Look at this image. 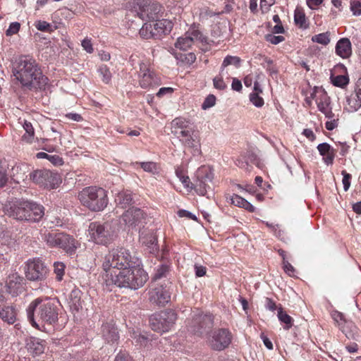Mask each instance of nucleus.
Here are the masks:
<instances>
[{
  "label": "nucleus",
  "instance_id": "45",
  "mask_svg": "<svg viewBox=\"0 0 361 361\" xmlns=\"http://www.w3.org/2000/svg\"><path fill=\"white\" fill-rule=\"evenodd\" d=\"M312 41L326 46L330 42V32H326L315 35L312 36Z\"/></svg>",
  "mask_w": 361,
  "mask_h": 361
},
{
  "label": "nucleus",
  "instance_id": "54",
  "mask_svg": "<svg viewBox=\"0 0 361 361\" xmlns=\"http://www.w3.org/2000/svg\"><path fill=\"white\" fill-rule=\"evenodd\" d=\"M216 102V97L213 94L208 95L204 99V102L202 104V108L203 109H207L210 107L214 106Z\"/></svg>",
  "mask_w": 361,
  "mask_h": 361
},
{
  "label": "nucleus",
  "instance_id": "61",
  "mask_svg": "<svg viewBox=\"0 0 361 361\" xmlns=\"http://www.w3.org/2000/svg\"><path fill=\"white\" fill-rule=\"evenodd\" d=\"M266 39L273 44H277L284 40V37L283 36H275L273 35H266Z\"/></svg>",
  "mask_w": 361,
  "mask_h": 361
},
{
  "label": "nucleus",
  "instance_id": "15",
  "mask_svg": "<svg viewBox=\"0 0 361 361\" xmlns=\"http://www.w3.org/2000/svg\"><path fill=\"white\" fill-rule=\"evenodd\" d=\"M213 326V317L210 314L198 312L192 316L188 322V330L197 334H202Z\"/></svg>",
  "mask_w": 361,
  "mask_h": 361
},
{
  "label": "nucleus",
  "instance_id": "22",
  "mask_svg": "<svg viewBox=\"0 0 361 361\" xmlns=\"http://www.w3.org/2000/svg\"><path fill=\"white\" fill-rule=\"evenodd\" d=\"M18 310L15 305L8 304L0 307V318L8 324H13L17 319Z\"/></svg>",
  "mask_w": 361,
  "mask_h": 361
},
{
  "label": "nucleus",
  "instance_id": "23",
  "mask_svg": "<svg viewBox=\"0 0 361 361\" xmlns=\"http://www.w3.org/2000/svg\"><path fill=\"white\" fill-rule=\"evenodd\" d=\"M317 149L323 157L324 163L327 165H332L336 156V150L326 142H323L317 146Z\"/></svg>",
  "mask_w": 361,
  "mask_h": 361
},
{
  "label": "nucleus",
  "instance_id": "33",
  "mask_svg": "<svg viewBox=\"0 0 361 361\" xmlns=\"http://www.w3.org/2000/svg\"><path fill=\"white\" fill-rule=\"evenodd\" d=\"M231 201L235 206L244 208L250 212L255 211V207L251 203L238 195H233L231 198Z\"/></svg>",
  "mask_w": 361,
  "mask_h": 361
},
{
  "label": "nucleus",
  "instance_id": "29",
  "mask_svg": "<svg viewBox=\"0 0 361 361\" xmlns=\"http://www.w3.org/2000/svg\"><path fill=\"white\" fill-rule=\"evenodd\" d=\"M115 202L118 206L125 208L133 203L132 193L129 191L119 192L115 197Z\"/></svg>",
  "mask_w": 361,
  "mask_h": 361
},
{
  "label": "nucleus",
  "instance_id": "8",
  "mask_svg": "<svg viewBox=\"0 0 361 361\" xmlns=\"http://www.w3.org/2000/svg\"><path fill=\"white\" fill-rule=\"evenodd\" d=\"M116 223L107 221L104 224L92 222L89 226V233L92 240L97 244L109 243L116 233Z\"/></svg>",
  "mask_w": 361,
  "mask_h": 361
},
{
  "label": "nucleus",
  "instance_id": "49",
  "mask_svg": "<svg viewBox=\"0 0 361 361\" xmlns=\"http://www.w3.org/2000/svg\"><path fill=\"white\" fill-rule=\"evenodd\" d=\"M38 207H39V211H41L40 212V214L39 215H37V217H38L37 219H35V212H34V210H31V209H29L27 211V214L30 215V217H27L28 218V221H33V222H37L39 221V220L42 219V218L44 216V208L42 205H40L38 204Z\"/></svg>",
  "mask_w": 361,
  "mask_h": 361
},
{
  "label": "nucleus",
  "instance_id": "26",
  "mask_svg": "<svg viewBox=\"0 0 361 361\" xmlns=\"http://www.w3.org/2000/svg\"><path fill=\"white\" fill-rule=\"evenodd\" d=\"M102 334L103 338L107 343H114L118 338L117 329L111 324H104L102 326Z\"/></svg>",
  "mask_w": 361,
  "mask_h": 361
},
{
  "label": "nucleus",
  "instance_id": "6",
  "mask_svg": "<svg viewBox=\"0 0 361 361\" xmlns=\"http://www.w3.org/2000/svg\"><path fill=\"white\" fill-rule=\"evenodd\" d=\"M39 208L38 204L36 202L23 200L6 203L4 206V212L5 214L14 219L28 221L27 217H30V215L27 214V211L29 209L34 210L35 212V219H37V215H39L41 212Z\"/></svg>",
  "mask_w": 361,
  "mask_h": 361
},
{
  "label": "nucleus",
  "instance_id": "43",
  "mask_svg": "<svg viewBox=\"0 0 361 361\" xmlns=\"http://www.w3.org/2000/svg\"><path fill=\"white\" fill-rule=\"evenodd\" d=\"M240 59L238 56H227L224 58L221 64V70L225 71V68L230 65H233L238 68L240 64Z\"/></svg>",
  "mask_w": 361,
  "mask_h": 361
},
{
  "label": "nucleus",
  "instance_id": "27",
  "mask_svg": "<svg viewBox=\"0 0 361 361\" xmlns=\"http://www.w3.org/2000/svg\"><path fill=\"white\" fill-rule=\"evenodd\" d=\"M140 240L142 244L154 249L157 245V238L153 231L143 230L140 233Z\"/></svg>",
  "mask_w": 361,
  "mask_h": 361
},
{
  "label": "nucleus",
  "instance_id": "11",
  "mask_svg": "<svg viewBox=\"0 0 361 361\" xmlns=\"http://www.w3.org/2000/svg\"><path fill=\"white\" fill-rule=\"evenodd\" d=\"M30 178L40 187L53 189L59 186L61 179L58 173L49 170H36L30 174Z\"/></svg>",
  "mask_w": 361,
  "mask_h": 361
},
{
  "label": "nucleus",
  "instance_id": "57",
  "mask_svg": "<svg viewBox=\"0 0 361 361\" xmlns=\"http://www.w3.org/2000/svg\"><path fill=\"white\" fill-rule=\"evenodd\" d=\"M275 0H261L260 8L263 13H266L269 10V8L274 5Z\"/></svg>",
  "mask_w": 361,
  "mask_h": 361
},
{
  "label": "nucleus",
  "instance_id": "16",
  "mask_svg": "<svg viewBox=\"0 0 361 361\" xmlns=\"http://www.w3.org/2000/svg\"><path fill=\"white\" fill-rule=\"evenodd\" d=\"M231 333L226 329L214 330L209 338V344L214 350H223L231 343Z\"/></svg>",
  "mask_w": 361,
  "mask_h": 361
},
{
  "label": "nucleus",
  "instance_id": "51",
  "mask_svg": "<svg viewBox=\"0 0 361 361\" xmlns=\"http://www.w3.org/2000/svg\"><path fill=\"white\" fill-rule=\"evenodd\" d=\"M35 26L38 30L42 32H51L52 30L51 25H50V23L44 20L36 21L35 23Z\"/></svg>",
  "mask_w": 361,
  "mask_h": 361
},
{
  "label": "nucleus",
  "instance_id": "31",
  "mask_svg": "<svg viewBox=\"0 0 361 361\" xmlns=\"http://www.w3.org/2000/svg\"><path fill=\"white\" fill-rule=\"evenodd\" d=\"M154 29L157 32V37L160 36L161 34H166L169 32L171 29V23L170 21L166 20H154Z\"/></svg>",
  "mask_w": 361,
  "mask_h": 361
},
{
  "label": "nucleus",
  "instance_id": "41",
  "mask_svg": "<svg viewBox=\"0 0 361 361\" xmlns=\"http://www.w3.org/2000/svg\"><path fill=\"white\" fill-rule=\"evenodd\" d=\"M130 336L137 345L140 346L146 347L149 341V338L147 336L142 335L138 331H133Z\"/></svg>",
  "mask_w": 361,
  "mask_h": 361
},
{
  "label": "nucleus",
  "instance_id": "36",
  "mask_svg": "<svg viewBox=\"0 0 361 361\" xmlns=\"http://www.w3.org/2000/svg\"><path fill=\"white\" fill-rule=\"evenodd\" d=\"M81 295L82 293L79 289H73L69 296L70 306L77 311L82 308Z\"/></svg>",
  "mask_w": 361,
  "mask_h": 361
},
{
  "label": "nucleus",
  "instance_id": "17",
  "mask_svg": "<svg viewBox=\"0 0 361 361\" xmlns=\"http://www.w3.org/2000/svg\"><path fill=\"white\" fill-rule=\"evenodd\" d=\"M146 214L140 208L130 207L121 216V220L128 227H135L142 224L146 218Z\"/></svg>",
  "mask_w": 361,
  "mask_h": 361
},
{
  "label": "nucleus",
  "instance_id": "4",
  "mask_svg": "<svg viewBox=\"0 0 361 361\" xmlns=\"http://www.w3.org/2000/svg\"><path fill=\"white\" fill-rule=\"evenodd\" d=\"M140 260L132 255L131 252L123 247L112 249L104 257L102 268L104 271L103 277L109 278V273L118 270L134 268L140 266Z\"/></svg>",
  "mask_w": 361,
  "mask_h": 361
},
{
  "label": "nucleus",
  "instance_id": "55",
  "mask_svg": "<svg viewBox=\"0 0 361 361\" xmlns=\"http://www.w3.org/2000/svg\"><path fill=\"white\" fill-rule=\"evenodd\" d=\"M20 27V24L18 22H14L11 23L9 27L6 31V34L7 36H11L16 34Z\"/></svg>",
  "mask_w": 361,
  "mask_h": 361
},
{
  "label": "nucleus",
  "instance_id": "42",
  "mask_svg": "<svg viewBox=\"0 0 361 361\" xmlns=\"http://www.w3.org/2000/svg\"><path fill=\"white\" fill-rule=\"evenodd\" d=\"M170 271V267L169 265L163 264L157 268L154 276H153V281L156 282L157 281L164 278L166 277L167 274Z\"/></svg>",
  "mask_w": 361,
  "mask_h": 361
},
{
  "label": "nucleus",
  "instance_id": "1",
  "mask_svg": "<svg viewBox=\"0 0 361 361\" xmlns=\"http://www.w3.org/2000/svg\"><path fill=\"white\" fill-rule=\"evenodd\" d=\"M13 72L16 80L29 90L42 89L48 81V78L42 75L35 60L28 56L20 57Z\"/></svg>",
  "mask_w": 361,
  "mask_h": 361
},
{
  "label": "nucleus",
  "instance_id": "37",
  "mask_svg": "<svg viewBox=\"0 0 361 361\" xmlns=\"http://www.w3.org/2000/svg\"><path fill=\"white\" fill-rule=\"evenodd\" d=\"M278 318L279 321L286 324L284 329H289L293 326V319L286 312L283 311L281 307L278 308Z\"/></svg>",
  "mask_w": 361,
  "mask_h": 361
},
{
  "label": "nucleus",
  "instance_id": "46",
  "mask_svg": "<svg viewBox=\"0 0 361 361\" xmlns=\"http://www.w3.org/2000/svg\"><path fill=\"white\" fill-rule=\"evenodd\" d=\"M294 20L296 25L300 27H306V18L305 13L299 8L295 11Z\"/></svg>",
  "mask_w": 361,
  "mask_h": 361
},
{
  "label": "nucleus",
  "instance_id": "62",
  "mask_svg": "<svg viewBox=\"0 0 361 361\" xmlns=\"http://www.w3.org/2000/svg\"><path fill=\"white\" fill-rule=\"evenodd\" d=\"M181 183L184 185V186L187 188L193 189L192 183L190 180L188 176H185L180 175L178 172L176 173Z\"/></svg>",
  "mask_w": 361,
  "mask_h": 361
},
{
  "label": "nucleus",
  "instance_id": "39",
  "mask_svg": "<svg viewBox=\"0 0 361 361\" xmlns=\"http://www.w3.org/2000/svg\"><path fill=\"white\" fill-rule=\"evenodd\" d=\"M23 126L25 130V133L23 135L22 139L27 142H31L35 135V130L32 123L25 121Z\"/></svg>",
  "mask_w": 361,
  "mask_h": 361
},
{
  "label": "nucleus",
  "instance_id": "52",
  "mask_svg": "<svg viewBox=\"0 0 361 361\" xmlns=\"http://www.w3.org/2000/svg\"><path fill=\"white\" fill-rule=\"evenodd\" d=\"M99 73L102 75V80L105 83H108L111 78V73L106 66H102L99 68Z\"/></svg>",
  "mask_w": 361,
  "mask_h": 361
},
{
  "label": "nucleus",
  "instance_id": "20",
  "mask_svg": "<svg viewBox=\"0 0 361 361\" xmlns=\"http://www.w3.org/2000/svg\"><path fill=\"white\" fill-rule=\"evenodd\" d=\"M204 39V37L199 30L192 29L188 31L183 36L178 38L175 47L185 50L191 47L195 41L203 42Z\"/></svg>",
  "mask_w": 361,
  "mask_h": 361
},
{
  "label": "nucleus",
  "instance_id": "59",
  "mask_svg": "<svg viewBox=\"0 0 361 361\" xmlns=\"http://www.w3.org/2000/svg\"><path fill=\"white\" fill-rule=\"evenodd\" d=\"M8 181L6 169L0 165V188L4 187Z\"/></svg>",
  "mask_w": 361,
  "mask_h": 361
},
{
  "label": "nucleus",
  "instance_id": "24",
  "mask_svg": "<svg viewBox=\"0 0 361 361\" xmlns=\"http://www.w3.org/2000/svg\"><path fill=\"white\" fill-rule=\"evenodd\" d=\"M336 53L343 59H347L351 55V42L348 38H341L337 42Z\"/></svg>",
  "mask_w": 361,
  "mask_h": 361
},
{
  "label": "nucleus",
  "instance_id": "18",
  "mask_svg": "<svg viewBox=\"0 0 361 361\" xmlns=\"http://www.w3.org/2000/svg\"><path fill=\"white\" fill-rule=\"evenodd\" d=\"M177 137L185 147L193 149L195 153L200 152V135L193 128L187 129Z\"/></svg>",
  "mask_w": 361,
  "mask_h": 361
},
{
  "label": "nucleus",
  "instance_id": "25",
  "mask_svg": "<svg viewBox=\"0 0 361 361\" xmlns=\"http://www.w3.org/2000/svg\"><path fill=\"white\" fill-rule=\"evenodd\" d=\"M190 128L189 121L181 117L176 118L171 122V133L176 137H179L185 130Z\"/></svg>",
  "mask_w": 361,
  "mask_h": 361
},
{
  "label": "nucleus",
  "instance_id": "38",
  "mask_svg": "<svg viewBox=\"0 0 361 361\" xmlns=\"http://www.w3.org/2000/svg\"><path fill=\"white\" fill-rule=\"evenodd\" d=\"M316 102L321 112L329 108L330 99L326 93L324 91L320 92L319 98L316 99Z\"/></svg>",
  "mask_w": 361,
  "mask_h": 361
},
{
  "label": "nucleus",
  "instance_id": "9",
  "mask_svg": "<svg viewBox=\"0 0 361 361\" xmlns=\"http://www.w3.org/2000/svg\"><path fill=\"white\" fill-rule=\"evenodd\" d=\"M133 5L137 15L142 20H154L161 17V6L151 0H132L130 3Z\"/></svg>",
  "mask_w": 361,
  "mask_h": 361
},
{
  "label": "nucleus",
  "instance_id": "63",
  "mask_svg": "<svg viewBox=\"0 0 361 361\" xmlns=\"http://www.w3.org/2000/svg\"><path fill=\"white\" fill-rule=\"evenodd\" d=\"M82 46L87 52L92 53L93 51V48L90 39L87 38L83 39L82 42Z\"/></svg>",
  "mask_w": 361,
  "mask_h": 361
},
{
  "label": "nucleus",
  "instance_id": "19",
  "mask_svg": "<svg viewBox=\"0 0 361 361\" xmlns=\"http://www.w3.org/2000/svg\"><path fill=\"white\" fill-rule=\"evenodd\" d=\"M140 85L142 88L157 87L160 85V79L151 71L144 63L140 64Z\"/></svg>",
  "mask_w": 361,
  "mask_h": 361
},
{
  "label": "nucleus",
  "instance_id": "64",
  "mask_svg": "<svg viewBox=\"0 0 361 361\" xmlns=\"http://www.w3.org/2000/svg\"><path fill=\"white\" fill-rule=\"evenodd\" d=\"M114 361H132V359L128 354L121 353L117 355Z\"/></svg>",
  "mask_w": 361,
  "mask_h": 361
},
{
  "label": "nucleus",
  "instance_id": "28",
  "mask_svg": "<svg viewBox=\"0 0 361 361\" xmlns=\"http://www.w3.org/2000/svg\"><path fill=\"white\" fill-rule=\"evenodd\" d=\"M228 72L221 70L218 75L213 79V85L215 89L219 90H224L227 88L229 77Z\"/></svg>",
  "mask_w": 361,
  "mask_h": 361
},
{
  "label": "nucleus",
  "instance_id": "12",
  "mask_svg": "<svg viewBox=\"0 0 361 361\" xmlns=\"http://www.w3.org/2000/svg\"><path fill=\"white\" fill-rule=\"evenodd\" d=\"M47 271L46 265L39 258L29 259L25 266V277L29 281H42L46 278Z\"/></svg>",
  "mask_w": 361,
  "mask_h": 361
},
{
  "label": "nucleus",
  "instance_id": "5",
  "mask_svg": "<svg viewBox=\"0 0 361 361\" xmlns=\"http://www.w3.org/2000/svg\"><path fill=\"white\" fill-rule=\"evenodd\" d=\"M81 204L93 212H100L108 204L106 191L102 188L89 186L83 188L78 193Z\"/></svg>",
  "mask_w": 361,
  "mask_h": 361
},
{
  "label": "nucleus",
  "instance_id": "53",
  "mask_svg": "<svg viewBox=\"0 0 361 361\" xmlns=\"http://www.w3.org/2000/svg\"><path fill=\"white\" fill-rule=\"evenodd\" d=\"M259 94L251 93L250 95V102L257 107H261L264 105V99L259 96Z\"/></svg>",
  "mask_w": 361,
  "mask_h": 361
},
{
  "label": "nucleus",
  "instance_id": "44",
  "mask_svg": "<svg viewBox=\"0 0 361 361\" xmlns=\"http://www.w3.org/2000/svg\"><path fill=\"white\" fill-rule=\"evenodd\" d=\"M331 80L334 86L342 88L346 86L349 82L348 77L343 75H339L336 76H334L333 75H331Z\"/></svg>",
  "mask_w": 361,
  "mask_h": 361
},
{
  "label": "nucleus",
  "instance_id": "10",
  "mask_svg": "<svg viewBox=\"0 0 361 361\" xmlns=\"http://www.w3.org/2000/svg\"><path fill=\"white\" fill-rule=\"evenodd\" d=\"M176 319V314L173 310L161 311L150 317L149 325L153 331L163 333L171 328Z\"/></svg>",
  "mask_w": 361,
  "mask_h": 361
},
{
  "label": "nucleus",
  "instance_id": "60",
  "mask_svg": "<svg viewBox=\"0 0 361 361\" xmlns=\"http://www.w3.org/2000/svg\"><path fill=\"white\" fill-rule=\"evenodd\" d=\"M283 269L284 271L288 274L290 276H293L295 274V269L290 263L287 260L283 262Z\"/></svg>",
  "mask_w": 361,
  "mask_h": 361
},
{
  "label": "nucleus",
  "instance_id": "3",
  "mask_svg": "<svg viewBox=\"0 0 361 361\" xmlns=\"http://www.w3.org/2000/svg\"><path fill=\"white\" fill-rule=\"evenodd\" d=\"M107 285L111 283L119 288L137 289L147 281L148 276L140 266L109 273V278L103 277Z\"/></svg>",
  "mask_w": 361,
  "mask_h": 361
},
{
  "label": "nucleus",
  "instance_id": "32",
  "mask_svg": "<svg viewBox=\"0 0 361 361\" xmlns=\"http://www.w3.org/2000/svg\"><path fill=\"white\" fill-rule=\"evenodd\" d=\"M349 111H356L361 107V96L355 92L347 97Z\"/></svg>",
  "mask_w": 361,
  "mask_h": 361
},
{
  "label": "nucleus",
  "instance_id": "50",
  "mask_svg": "<svg viewBox=\"0 0 361 361\" xmlns=\"http://www.w3.org/2000/svg\"><path fill=\"white\" fill-rule=\"evenodd\" d=\"M54 273L56 275V279L58 281H61L62 278L64 275V269H65L64 264L62 262H57L54 263Z\"/></svg>",
  "mask_w": 361,
  "mask_h": 361
},
{
  "label": "nucleus",
  "instance_id": "2",
  "mask_svg": "<svg viewBox=\"0 0 361 361\" xmlns=\"http://www.w3.org/2000/svg\"><path fill=\"white\" fill-rule=\"evenodd\" d=\"M27 317L32 326L39 329V323L54 324L58 322L59 307L49 298L34 300L27 308Z\"/></svg>",
  "mask_w": 361,
  "mask_h": 361
},
{
  "label": "nucleus",
  "instance_id": "13",
  "mask_svg": "<svg viewBox=\"0 0 361 361\" xmlns=\"http://www.w3.org/2000/svg\"><path fill=\"white\" fill-rule=\"evenodd\" d=\"M171 283L164 282V284L154 283L149 292V301L159 306H164L168 303L171 298Z\"/></svg>",
  "mask_w": 361,
  "mask_h": 361
},
{
  "label": "nucleus",
  "instance_id": "14",
  "mask_svg": "<svg viewBox=\"0 0 361 361\" xmlns=\"http://www.w3.org/2000/svg\"><path fill=\"white\" fill-rule=\"evenodd\" d=\"M213 174L209 168L202 166L196 172V179L192 183L193 189L200 195H205L211 188Z\"/></svg>",
  "mask_w": 361,
  "mask_h": 361
},
{
  "label": "nucleus",
  "instance_id": "47",
  "mask_svg": "<svg viewBox=\"0 0 361 361\" xmlns=\"http://www.w3.org/2000/svg\"><path fill=\"white\" fill-rule=\"evenodd\" d=\"M331 317L334 322L338 324L339 328L343 326L345 324V322H348L345 319L343 313L336 310H334L331 312Z\"/></svg>",
  "mask_w": 361,
  "mask_h": 361
},
{
  "label": "nucleus",
  "instance_id": "35",
  "mask_svg": "<svg viewBox=\"0 0 361 361\" xmlns=\"http://www.w3.org/2000/svg\"><path fill=\"white\" fill-rule=\"evenodd\" d=\"M154 21L152 20L145 23L140 30V35L146 39L157 37V32L154 30Z\"/></svg>",
  "mask_w": 361,
  "mask_h": 361
},
{
  "label": "nucleus",
  "instance_id": "58",
  "mask_svg": "<svg viewBox=\"0 0 361 361\" xmlns=\"http://www.w3.org/2000/svg\"><path fill=\"white\" fill-rule=\"evenodd\" d=\"M343 178V188L345 190V191H347L349 188H350V178H351V175L345 171H343L341 172Z\"/></svg>",
  "mask_w": 361,
  "mask_h": 361
},
{
  "label": "nucleus",
  "instance_id": "7",
  "mask_svg": "<svg viewBox=\"0 0 361 361\" xmlns=\"http://www.w3.org/2000/svg\"><path fill=\"white\" fill-rule=\"evenodd\" d=\"M44 240L48 246L59 247L69 255H74L80 243L73 236L64 233L49 232L44 234Z\"/></svg>",
  "mask_w": 361,
  "mask_h": 361
},
{
  "label": "nucleus",
  "instance_id": "34",
  "mask_svg": "<svg viewBox=\"0 0 361 361\" xmlns=\"http://www.w3.org/2000/svg\"><path fill=\"white\" fill-rule=\"evenodd\" d=\"M28 350L33 355H39L44 351V341L34 338L28 343Z\"/></svg>",
  "mask_w": 361,
  "mask_h": 361
},
{
  "label": "nucleus",
  "instance_id": "30",
  "mask_svg": "<svg viewBox=\"0 0 361 361\" xmlns=\"http://www.w3.org/2000/svg\"><path fill=\"white\" fill-rule=\"evenodd\" d=\"M340 329L342 332L345 335V336L349 339L357 340L358 337V330L357 328L354 325V324L351 321H348L345 322V324L342 326Z\"/></svg>",
  "mask_w": 361,
  "mask_h": 361
},
{
  "label": "nucleus",
  "instance_id": "48",
  "mask_svg": "<svg viewBox=\"0 0 361 361\" xmlns=\"http://www.w3.org/2000/svg\"><path fill=\"white\" fill-rule=\"evenodd\" d=\"M141 168L146 172L153 174L158 173V168L156 163L152 161L140 163Z\"/></svg>",
  "mask_w": 361,
  "mask_h": 361
},
{
  "label": "nucleus",
  "instance_id": "21",
  "mask_svg": "<svg viewBox=\"0 0 361 361\" xmlns=\"http://www.w3.org/2000/svg\"><path fill=\"white\" fill-rule=\"evenodd\" d=\"M23 280L17 273L10 274L6 281V291L12 296L17 295L23 288Z\"/></svg>",
  "mask_w": 361,
  "mask_h": 361
},
{
  "label": "nucleus",
  "instance_id": "40",
  "mask_svg": "<svg viewBox=\"0 0 361 361\" xmlns=\"http://www.w3.org/2000/svg\"><path fill=\"white\" fill-rule=\"evenodd\" d=\"M177 60L184 65H191L196 60V56L194 53L178 54L176 56Z\"/></svg>",
  "mask_w": 361,
  "mask_h": 361
},
{
  "label": "nucleus",
  "instance_id": "56",
  "mask_svg": "<svg viewBox=\"0 0 361 361\" xmlns=\"http://www.w3.org/2000/svg\"><path fill=\"white\" fill-rule=\"evenodd\" d=\"M350 9L355 16H361V2L353 1L350 3Z\"/></svg>",
  "mask_w": 361,
  "mask_h": 361
}]
</instances>
